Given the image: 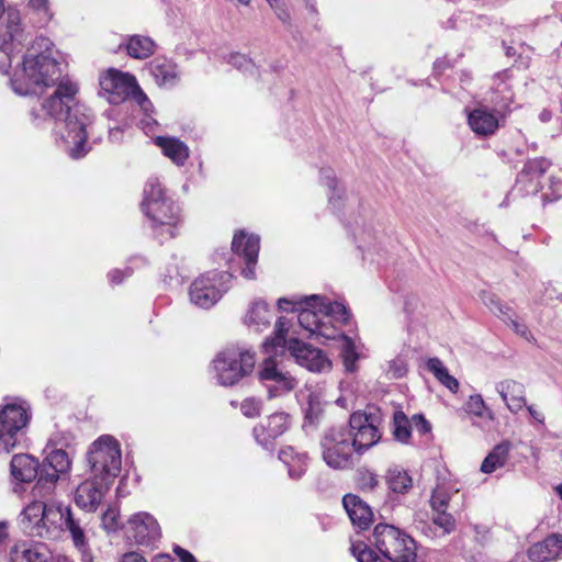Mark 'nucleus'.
Masks as SVG:
<instances>
[{
	"label": "nucleus",
	"instance_id": "nucleus-1",
	"mask_svg": "<svg viewBox=\"0 0 562 562\" xmlns=\"http://www.w3.org/2000/svg\"><path fill=\"white\" fill-rule=\"evenodd\" d=\"M10 82L19 95L43 94L45 90L54 88V92L43 99L38 109H32V122L37 126L47 120L64 122L66 134L63 139L72 159H80L91 150L87 138L92 133V113L76 103L78 87L61 77L60 65L54 56L49 38L38 36L34 40Z\"/></svg>",
	"mask_w": 562,
	"mask_h": 562
},
{
	"label": "nucleus",
	"instance_id": "nucleus-2",
	"mask_svg": "<svg viewBox=\"0 0 562 562\" xmlns=\"http://www.w3.org/2000/svg\"><path fill=\"white\" fill-rule=\"evenodd\" d=\"M278 306L282 311L299 312L297 322L310 337L324 338L326 340L341 337L344 340L341 357L346 371L353 372L359 355L353 341L341 335L338 326L347 324L350 318L348 308L339 302H330L324 296L313 294L302 297L300 301L281 297Z\"/></svg>",
	"mask_w": 562,
	"mask_h": 562
},
{
	"label": "nucleus",
	"instance_id": "nucleus-3",
	"mask_svg": "<svg viewBox=\"0 0 562 562\" xmlns=\"http://www.w3.org/2000/svg\"><path fill=\"white\" fill-rule=\"evenodd\" d=\"M86 515L76 514L69 506L46 504L34 501L20 515V527L31 537L50 539L63 527L69 531L74 546L82 553L83 560L91 559L86 537Z\"/></svg>",
	"mask_w": 562,
	"mask_h": 562
},
{
	"label": "nucleus",
	"instance_id": "nucleus-4",
	"mask_svg": "<svg viewBox=\"0 0 562 562\" xmlns=\"http://www.w3.org/2000/svg\"><path fill=\"white\" fill-rule=\"evenodd\" d=\"M140 206L144 214L151 222V227L161 239L176 236L179 207L165 195L158 178H149L147 180Z\"/></svg>",
	"mask_w": 562,
	"mask_h": 562
},
{
	"label": "nucleus",
	"instance_id": "nucleus-5",
	"mask_svg": "<svg viewBox=\"0 0 562 562\" xmlns=\"http://www.w3.org/2000/svg\"><path fill=\"white\" fill-rule=\"evenodd\" d=\"M372 543L391 562H413L416 559V541L405 530L390 524H378Z\"/></svg>",
	"mask_w": 562,
	"mask_h": 562
},
{
	"label": "nucleus",
	"instance_id": "nucleus-6",
	"mask_svg": "<svg viewBox=\"0 0 562 562\" xmlns=\"http://www.w3.org/2000/svg\"><path fill=\"white\" fill-rule=\"evenodd\" d=\"M87 461L90 474L113 483L121 472V449L119 442L111 436L104 435L92 442Z\"/></svg>",
	"mask_w": 562,
	"mask_h": 562
},
{
	"label": "nucleus",
	"instance_id": "nucleus-7",
	"mask_svg": "<svg viewBox=\"0 0 562 562\" xmlns=\"http://www.w3.org/2000/svg\"><path fill=\"white\" fill-rule=\"evenodd\" d=\"M255 362V355L250 351L227 348L213 360L215 378L221 385L232 386L252 372Z\"/></svg>",
	"mask_w": 562,
	"mask_h": 562
},
{
	"label": "nucleus",
	"instance_id": "nucleus-8",
	"mask_svg": "<svg viewBox=\"0 0 562 562\" xmlns=\"http://www.w3.org/2000/svg\"><path fill=\"white\" fill-rule=\"evenodd\" d=\"M325 463L335 470H344L352 464L351 432L346 426H335L326 430L321 439Z\"/></svg>",
	"mask_w": 562,
	"mask_h": 562
},
{
	"label": "nucleus",
	"instance_id": "nucleus-9",
	"mask_svg": "<svg viewBox=\"0 0 562 562\" xmlns=\"http://www.w3.org/2000/svg\"><path fill=\"white\" fill-rule=\"evenodd\" d=\"M29 422V407L22 402L9 403L0 409V452L9 453L20 443Z\"/></svg>",
	"mask_w": 562,
	"mask_h": 562
},
{
	"label": "nucleus",
	"instance_id": "nucleus-10",
	"mask_svg": "<svg viewBox=\"0 0 562 562\" xmlns=\"http://www.w3.org/2000/svg\"><path fill=\"white\" fill-rule=\"evenodd\" d=\"M232 274L225 271H210L195 279L189 290L190 301L201 307H212L228 290Z\"/></svg>",
	"mask_w": 562,
	"mask_h": 562
},
{
	"label": "nucleus",
	"instance_id": "nucleus-11",
	"mask_svg": "<svg viewBox=\"0 0 562 562\" xmlns=\"http://www.w3.org/2000/svg\"><path fill=\"white\" fill-rule=\"evenodd\" d=\"M25 40L20 13L8 11L4 22L0 24V71H7L11 65L12 54L21 49Z\"/></svg>",
	"mask_w": 562,
	"mask_h": 562
},
{
	"label": "nucleus",
	"instance_id": "nucleus-12",
	"mask_svg": "<svg viewBox=\"0 0 562 562\" xmlns=\"http://www.w3.org/2000/svg\"><path fill=\"white\" fill-rule=\"evenodd\" d=\"M100 87L109 94L111 103L123 102L130 95L137 98L139 104L148 101L147 97L140 91L134 76L120 70L110 69L100 78Z\"/></svg>",
	"mask_w": 562,
	"mask_h": 562
},
{
	"label": "nucleus",
	"instance_id": "nucleus-13",
	"mask_svg": "<svg viewBox=\"0 0 562 562\" xmlns=\"http://www.w3.org/2000/svg\"><path fill=\"white\" fill-rule=\"evenodd\" d=\"M70 459L65 450L50 451L41 465L40 479L33 488L34 496L50 494L59 475L66 473L70 469Z\"/></svg>",
	"mask_w": 562,
	"mask_h": 562
},
{
	"label": "nucleus",
	"instance_id": "nucleus-14",
	"mask_svg": "<svg viewBox=\"0 0 562 562\" xmlns=\"http://www.w3.org/2000/svg\"><path fill=\"white\" fill-rule=\"evenodd\" d=\"M259 379L267 389L268 397H280L293 391L297 381L289 372L279 368L271 357L266 358L259 370Z\"/></svg>",
	"mask_w": 562,
	"mask_h": 562
},
{
	"label": "nucleus",
	"instance_id": "nucleus-15",
	"mask_svg": "<svg viewBox=\"0 0 562 562\" xmlns=\"http://www.w3.org/2000/svg\"><path fill=\"white\" fill-rule=\"evenodd\" d=\"M347 428L351 432V443L358 453H363L378 443L381 438L374 418L366 413L356 412L351 414Z\"/></svg>",
	"mask_w": 562,
	"mask_h": 562
},
{
	"label": "nucleus",
	"instance_id": "nucleus-16",
	"mask_svg": "<svg viewBox=\"0 0 562 562\" xmlns=\"http://www.w3.org/2000/svg\"><path fill=\"white\" fill-rule=\"evenodd\" d=\"M289 351L295 358V361L312 372H326L331 368V362L325 353L310 344L291 339L289 341Z\"/></svg>",
	"mask_w": 562,
	"mask_h": 562
},
{
	"label": "nucleus",
	"instance_id": "nucleus-17",
	"mask_svg": "<svg viewBox=\"0 0 562 562\" xmlns=\"http://www.w3.org/2000/svg\"><path fill=\"white\" fill-rule=\"evenodd\" d=\"M260 248V239L256 235H246L244 232L235 234L232 241V250L239 257L245 267L241 274L248 280L255 279V267L257 265Z\"/></svg>",
	"mask_w": 562,
	"mask_h": 562
},
{
	"label": "nucleus",
	"instance_id": "nucleus-18",
	"mask_svg": "<svg viewBox=\"0 0 562 562\" xmlns=\"http://www.w3.org/2000/svg\"><path fill=\"white\" fill-rule=\"evenodd\" d=\"M290 427V415L286 413H274L268 417L266 423L254 427L255 440L263 449L272 451L274 441L282 436Z\"/></svg>",
	"mask_w": 562,
	"mask_h": 562
},
{
	"label": "nucleus",
	"instance_id": "nucleus-19",
	"mask_svg": "<svg viewBox=\"0 0 562 562\" xmlns=\"http://www.w3.org/2000/svg\"><path fill=\"white\" fill-rule=\"evenodd\" d=\"M112 483L90 476L78 485L75 492L76 504L86 512H95Z\"/></svg>",
	"mask_w": 562,
	"mask_h": 562
},
{
	"label": "nucleus",
	"instance_id": "nucleus-20",
	"mask_svg": "<svg viewBox=\"0 0 562 562\" xmlns=\"http://www.w3.org/2000/svg\"><path fill=\"white\" fill-rule=\"evenodd\" d=\"M127 524L132 537L140 546H151L160 538V527L148 513L134 514Z\"/></svg>",
	"mask_w": 562,
	"mask_h": 562
},
{
	"label": "nucleus",
	"instance_id": "nucleus-21",
	"mask_svg": "<svg viewBox=\"0 0 562 562\" xmlns=\"http://www.w3.org/2000/svg\"><path fill=\"white\" fill-rule=\"evenodd\" d=\"M49 551L42 542L19 541L9 552V562H47Z\"/></svg>",
	"mask_w": 562,
	"mask_h": 562
},
{
	"label": "nucleus",
	"instance_id": "nucleus-22",
	"mask_svg": "<svg viewBox=\"0 0 562 562\" xmlns=\"http://www.w3.org/2000/svg\"><path fill=\"white\" fill-rule=\"evenodd\" d=\"M488 102L492 104L493 112L499 117H505L510 111L514 102V92L512 87L502 79L501 75L496 76L490 91Z\"/></svg>",
	"mask_w": 562,
	"mask_h": 562
},
{
	"label": "nucleus",
	"instance_id": "nucleus-23",
	"mask_svg": "<svg viewBox=\"0 0 562 562\" xmlns=\"http://www.w3.org/2000/svg\"><path fill=\"white\" fill-rule=\"evenodd\" d=\"M342 505L352 522L360 529H368L373 519L370 506L355 494H347L342 498Z\"/></svg>",
	"mask_w": 562,
	"mask_h": 562
},
{
	"label": "nucleus",
	"instance_id": "nucleus-24",
	"mask_svg": "<svg viewBox=\"0 0 562 562\" xmlns=\"http://www.w3.org/2000/svg\"><path fill=\"white\" fill-rule=\"evenodd\" d=\"M501 119L495 112H490L484 106L474 109L468 114L471 130L480 136L493 135L499 127Z\"/></svg>",
	"mask_w": 562,
	"mask_h": 562
},
{
	"label": "nucleus",
	"instance_id": "nucleus-25",
	"mask_svg": "<svg viewBox=\"0 0 562 562\" xmlns=\"http://www.w3.org/2000/svg\"><path fill=\"white\" fill-rule=\"evenodd\" d=\"M562 552V535L552 533L528 549V558L533 562H550Z\"/></svg>",
	"mask_w": 562,
	"mask_h": 562
},
{
	"label": "nucleus",
	"instance_id": "nucleus-26",
	"mask_svg": "<svg viewBox=\"0 0 562 562\" xmlns=\"http://www.w3.org/2000/svg\"><path fill=\"white\" fill-rule=\"evenodd\" d=\"M40 470L38 462L25 453L13 456L10 463L12 477L21 483L32 482L35 477L40 479Z\"/></svg>",
	"mask_w": 562,
	"mask_h": 562
},
{
	"label": "nucleus",
	"instance_id": "nucleus-27",
	"mask_svg": "<svg viewBox=\"0 0 562 562\" xmlns=\"http://www.w3.org/2000/svg\"><path fill=\"white\" fill-rule=\"evenodd\" d=\"M497 391L508 409L518 413L525 405V386L514 380H505L497 385Z\"/></svg>",
	"mask_w": 562,
	"mask_h": 562
},
{
	"label": "nucleus",
	"instance_id": "nucleus-28",
	"mask_svg": "<svg viewBox=\"0 0 562 562\" xmlns=\"http://www.w3.org/2000/svg\"><path fill=\"white\" fill-rule=\"evenodd\" d=\"M149 71L158 86L173 87L179 80L178 67L171 60L156 58L150 63Z\"/></svg>",
	"mask_w": 562,
	"mask_h": 562
},
{
	"label": "nucleus",
	"instance_id": "nucleus-29",
	"mask_svg": "<svg viewBox=\"0 0 562 562\" xmlns=\"http://www.w3.org/2000/svg\"><path fill=\"white\" fill-rule=\"evenodd\" d=\"M158 147L161 148L164 155L168 157L177 166H183L189 157L188 146L176 137L158 136L155 139Z\"/></svg>",
	"mask_w": 562,
	"mask_h": 562
},
{
	"label": "nucleus",
	"instance_id": "nucleus-30",
	"mask_svg": "<svg viewBox=\"0 0 562 562\" xmlns=\"http://www.w3.org/2000/svg\"><path fill=\"white\" fill-rule=\"evenodd\" d=\"M272 312L262 300H256L245 316V324L256 331H261L270 325Z\"/></svg>",
	"mask_w": 562,
	"mask_h": 562
},
{
	"label": "nucleus",
	"instance_id": "nucleus-31",
	"mask_svg": "<svg viewBox=\"0 0 562 562\" xmlns=\"http://www.w3.org/2000/svg\"><path fill=\"white\" fill-rule=\"evenodd\" d=\"M123 44L120 45L122 47ZM124 47L130 57L135 59H146L155 53V42L144 35H128L126 36Z\"/></svg>",
	"mask_w": 562,
	"mask_h": 562
},
{
	"label": "nucleus",
	"instance_id": "nucleus-32",
	"mask_svg": "<svg viewBox=\"0 0 562 562\" xmlns=\"http://www.w3.org/2000/svg\"><path fill=\"white\" fill-rule=\"evenodd\" d=\"M279 459L286 465L289 476L293 480L301 479L307 469L308 457L306 453L295 452L292 447L280 451Z\"/></svg>",
	"mask_w": 562,
	"mask_h": 562
},
{
	"label": "nucleus",
	"instance_id": "nucleus-33",
	"mask_svg": "<svg viewBox=\"0 0 562 562\" xmlns=\"http://www.w3.org/2000/svg\"><path fill=\"white\" fill-rule=\"evenodd\" d=\"M512 443L507 440L496 445L493 450L485 457L481 464L483 473H492L499 468H503L508 459Z\"/></svg>",
	"mask_w": 562,
	"mask_h": 562
},
{
	"label": "nucleus",
	"instance_id": "nucleus-34",
	"mask_svg": "<svg viewBox=\"0 0 562 562\" xmlns=\"http://www.w3.org/2000/svg\"><path fill=\"white\" fill-rule=\"evenodd\" d=\"M427 369L436 376V379L443 384L451 392L456 393L459 389L458 380L450 375L447 368L443 366L440 359L430 358L427 361Z\"/></svg>",
	"mask_w": 562,
	"mask_h": 562
},
{
	"label": "nucleus",
	"instance_id": "nucleus-35",
	"mask_svg": "<svg viewBox=\"0 0 562 562\" xmlns=\"http://www.w3.org/2000/svg\"><path fill=\"white\" fill-rule=\"evenodd\" d=\"M289 321L285 317L278 318L274 337L267 339L262 345L266 353H277L278 348L284 349L286 344L285 335L289 330Z\"/></svg>",
	"mask_w": 562,
	"mask_h": 562
},
{
	"label": "nucleus",
	"instance_id": "nucleus-36",
	"mask_svg": "<svg viewBox=\"0 0 562 562\" xmlns=\"http://www.w3.org/2000/svg\"><path fill=\"white\" fill-rule=\"evenodd\" d=\"M386 483L392 492L404 494L412 487L413 480L406 471L394 468L389 470Z\"/></svg>",
	"mask_w": 562,
	"mask_h": 562
},
{
	"label": "nucleus",
	"instance_id": "nucleus-37",
	"mask_svg": "<svg viewBox=\"0 0 562 562\" xmlns=\"http://www.w3.org/2000/svg\"><path fill=\"white\" fill-rule=\"evenodd\" d=\"M412 420L407 416L397 411L393 415V435L396 440L407 442L411 438Z\"/></svg>",
	"mask_w": 562,
	"mask_h": 562
},
{
	"label": "nucleus",
	"instance_id": "nucleus-38",
	"mask_svg": "<svg viewBox=\"0 0 562 562\" xmlns=\"http://www.w3.org/2000/svg\"><path fill=\"white\" fill-rule=\"evenodd\" d=\"M321 179L322 182L329 189V204L333 205V207H338L339 205L337 202L341 199V190L338 189V182L337 178L335 176V172L330 168H323L321 170Z\"/></svg>",
	"mask_w": 562,
	"mask_h": 562
},
{
	"label": "nucleus",
	"instance_id": "nucleus-39",
	"mask_svg": "<svg viewBox=\"0 0 562 562\" xmlns=\"http://www.w3.org/2000/svg\"><path fill=\"white\" fill-rule=\"evenodd\" d=\"M464 409L468 414L488 419H493L492 412L486 407L482 396L480 394L471 395L464 404Z\"/></svg>",
	"mask_w": 562,
	"mask_h": 562
},
{
	"label": "nucleus",
	"instance_id": "nucleus-40",
	"mask_svg": "<svg viewBox=\"0 0 562 562\" xmlns=\"http://www.w3.org/2000/svg\"><path fill=\"white\" fill-rule=\"evenodd\" d=\"M550 166L551 162L544 157L530 159L525 164L524 169L520 172V177L531 176L539 178L547 172Z\"/></svg>",
	"mask_w": 562,
	"mask_h": 562
},
{
	"label": "nucleus",
	"instance_id": "nucleus-41",
	"mask_svg": "<svg viewBox=\"0 0 562 562\" xmlns=\"http://www.w3.org/2000/svg\"><path fill=\"white\" fill-rule=\"evenodd\" d=\"M431 521L435 526L442 530V536L450 535L456 529L454 517L447 510H432Z\"/></svg>",
	"mask_w": 562,
	"mask_h": 562
},
{
	"label": "nucleus",
	"instance_id": "nucleus-42",
	"mask_svg": "<svg viewBox=\"0 0 562 562\" xmlns=\"http://www.w3.org/2000/svg\"><path fill=\"white\" fill-rule=\"evenodd\" d=\"M350 550L359 562H385L363 542H353Z\"/></svg>",
	"mask_w": 562,
	"mask_h": 562
},
{
	"label": "nucleus",
	"instance_id": "nucleus-43",
	"mask_svg": "<svg viewBox=\"0 0 562 562\" xmlns=\"http://www.w3.org/2000/svg\"><path fill=\"white\" fill-rule=\"evenodd\" d=\"M29 7L37 15L36 22L40 25H46L50 21L53 13L48 0H29Z\"/></svg>",
	"mask_w": 562,
	"mask_h": 562
},
{
	"label": "nucleus",
	"instance_id": "nucleus-44",
	"mask_svg": "<svg viewBox=\"0 0 562 562\" xmlns=\"http://www.w3.org/2000/svg\"><path fill=\"white\" fill-rule=\"evenodd\" d=\"M480 297L484 305L499 318H503L505 315H508V312H510V307L503 305L494 294L483 291L481 292Z\"/></svg>",
	"mask_w": 562,
	"mask_h": 562
},
{
	"label": "nucleus",
	"instance_id": "nucleus-45",
	"mask_svg": "<svg viewBox=\"0 0 562 562\" xmlns=\"http://www.w3.org/2000/svg\"><path fill=\"white\" fill-rule=\"evenodd\" d=\"M356 482L361 491H373L379 484V479L374 472L368 469H359Z\"/></svg>",
	"mask_w": 562,
	"mask_h": 562
},
{
	"label": "nucleus",
	"instance_id": "nucleus-46",
	"mask_svg": "<svg viewBox=\"0 0 562 562\" xmlns=\"http://www.w3.org/2000/svg\"><path fill=\"white\" fill-rule=\"evenodd\" d=\"M451 501V495L443 487H436L430 497V507L432 510H447Z\"/></svg>",
	"mask_w": 562,
	"mask_h": 562
},
{
	"label": "nucleus",
	"instance_id": "nucleus-47",
	"mask_svg": "<svg viewBox=\"0 0 562 562\" xmlns=\"http://www.w3.org/2000/svg\"><path fill=\"white\" fill-rule=\"evenodd\" d=\"M407 373V363L404 358L396 357L389 361L386 374L390 379H401Z\"/></svg>",
	"mask_w": 562,
	"mask_h": 562
},
{
	"label": "nucleus",
	"instance_id": "nucleus-48",
	"mask_svg": "<svg viewBox=\"0 0 562 562\" xmlns=\"http://www.w3.org/2000/svg\"><path fill=\"white\" fill-rule=\"evenodd\" d=\"M227 63L244 71L251 72L255 69V65L252 64V61L245 55L239 53L229 54L227 56Z\"/></svg>",
	"mask_w": 562,
	"mask_h": 562
},
{
	"label": "nucleus",
	"instance_id": "nucleus-49",
	"mask_svg": "<svg viewBox=\"0 0 562 562\" xmlns=\"http://www.w3.org/2000/svg\"><path fill=\"white\" fill-rule=\"evenodd\" d=\"M241 413L249 418L256 417L261 412V403L256 398H246L240 406Z\"/></svg>",
	"mask_w": 562,
	"mask_h": 562
},
{
	"label": "nucleus",
	"instance_id": "nucleus-50",
	"mask_svg": "<svg viewBox=\"0 0 562 562\" xmlns=\"http://www.w3.org/2000/svg\"><path fill=\"white\" fill-rule=\"evenodd\" d=\"M502 319L504 322H509L516 334L520 335L521 337L526 338L527 340L533 339V336L528 330V328L525 325L518 323L517 321H515L513 318L512 311L508 312V315H505Z\"/></svg>",
	"mask_w": 562,
	"mask_h": 562
},
{
	"label": "nucleus",
	"instance_id": "nucleus-51",
	"mask_svg": "<svg viewBox=\"0 0 562 562\" xmlns=\"http://www.w3.org/2000/svg\"><path fill=\"white\" fill-rule=\"evenodd\" d=\"M412 428L420 435L428 434L431 429L430 423L423 415L416 414L412 417Z\"/></svg>",
	"mask_w": 562,
	"mask_h": 562
},
{
	"label": "nucleus",
	"instance_id": "nucleus-52",
	"mask_svg": "<svg viewBox=\"0 0 562 562\" xmlns=\"http://www.w3.org/2000/svg\"><path fill=\"white\" fill-rule=\"evenodd\" d=\"M307 408H306V417L312 418L314 415L316 416L321 411V401L318 395L310 394L307 398Z\"/></svg>",
	"mask_w": 562,
	"mask_h": 562
},
{
	"label": "nucleus",
	"instance_id": "nucleus-53",
	"mask_svg": "<svg viewBox=\"0 0 562 562\" xmlns=\"http://www.w3.org/2000/svg\"><path fill=\"white\" fill-rule=\"evenodd\" d=\"M131 273H132L131 270L122 271V270L115 269L109 273V279L112 283L120 284L123 281V279L125 277L131 276Z\"/></svg>",
	"mask_w": 562,
	"mask_h": 562
},
{
	"label": "nucleus",
	"instance_id": "nucleus-54",
	"mask_svg": "<svg viewBox=\"0 0 562 562\" xmlns=\"http://www.w3.org/2000/svg\"><path fill=\"white\" fill-rule=\"evenodd\" d=\"M173 552L180 558L181 562H198L189 551L179 546H175Z\"/></svg>",
	"mask_w": 562,
	"mask_h": 562
},
{
	"label": "nucleus",
	"instance_id": "nucleus-55",
	"mask_svg": "<svg viewBox=\"0 0 562 562\" xmlns=\"http://www.w3.org/2000/svg\"><path fill=\"white\" fill-rule=\"evenodd\" d=\"M102 520H103V525L109 530H114L117 527L116 516H115L114 512H111V510L106 512L103 515Z\"/></svg>",
	"mask_w": 562,
	"mask_h": 562
},
{
	"label": "nucleus",
	"instance_id": "nucleus-56",
	"mask_svg": "<svg viewBox=\"0 0 562 562\" xmlns=\"http://www.w3.org/2000/svg\"><path fill=\"white\" fill-rule=\"evenodd\" d=\"M527 411L532 419L541 425L544 424V415L542 412L536 409L532 405L527 406Z\"/></svg>",
	"mask_w": 562,
	"mask_h": 562
},
{
	"label": "nucleus",
	"instance_id": "nucleus-57",
	"mask_svg": "<svg viewBox=\"0 0 562 562\" xmlns=\"http://www.w3.org/2000/svg\"><path fill=\"white\" fill-rule=\"evenodd\" d=\"M121 562H147L144 557L136 552H130L123 555Z\"/></svg>",
	"mask_w": 562,
	"mask_h": 562
},
{
	"label": "nucleus",
	"instance_id": "nucleus-58",
	"mask_svg": "<svg viewBox=\"0 0 562 562\" xmlns=\"http://www.w3.org/2000/svg\"><path fill=\"white\" fill-rule=\"evenodd\" d=\"M448 67H451V64L446 59V58H442V59H437L435 63H434V70L437 72V74H441L446 68Z\"/></svg>",
	"mask_w": 562,
	"mask_h": 562
},
{
	"label": "nucleus",
	"instance_id": "nucleus-59",
	"mask_svg": "<svg viewBox=\"0 0 562 562\" xmlns=\"http://www.w3.org/2000/svg\"><path fill=\"white\" fill-rule=\"evenodd\" d=\"M9 537L8 522L0 521V543L5 541Z\"/></svg>",
	"mask_w": 562,
	"mask_h": 562
},
{
	"label": "nucleus",
	"instance_id": "nucleus-60",
	"mask_svg": "<svg viewBox=\"0 0 562 562\" xmlns=\"http://www.w3.org/2000/svg\"><path fill=\"white\" fill-rule=\"evenodd\" d=\"M552 113L549 110H542L539 114V119L541 122L547 123L551 120Z\"/></svg>",
	"mask_w": 562,
	"mask_h": 562
},
{
	"label": "nucleus",
	"instance_id": "nucleus-61",
	"mask_svg": "<svg viewBox=\"0 0 562 562\" xmlns=\"http://www.w3.org/2000/svg\"><path fill=\"white\" fill-rule=\"evenodd\" d=\"M460 18H461V14H459V15H453V16L449 20L450 27H452V29H453V27H458L457 22H458V20H460Z\"/></svg>",
	"mask_w": 562,
	"mask_h": 562
},
{
	"label": "nucleus",
	"instance_id": "nucleus-62",
	"mask_svg": "<svg viewBox=\"0 0 562 562\" xmlns=\"http://www.w3.org/2000/svg\"><path fill=\"white\" fill-rule=\"evenodd\" d=\"M505 53L507 56H514L516 54L515 48L512 46H506L505 43H503Z\"/></svg>",
	"mask_w": 562,
	"mask_h": 562
},
{
	"label": "nucleus",
	"instance_id": "nucleus-63",
	"mask_svg": "<svg viewBox=\"0 0 562 562\" xmlns=\"http://www.w3.org/2000/svg\"><path fill=\"white\" fill-rule=\"evenodd\" d=\"M156 562H172L169 555H161Z\"/></svg>",
	"mask_w": 562,
	"mask_h": 562
},
{
	"label": "nucleus",
	"instance_id": "nucleus-64",
	"mask_svg": "<svg viewBox=\"0 0 562 562\" xmlns=\"http://www.w3.org/2000/svg\"><path fill=\"white\" fill-rule=\"evenodd\" d=\"M555 492L558 493V495L560 496V498L562 499V484H559L557 487H555Z\"/></svg>",
	"mask_w": 562,
	"mask_h": 562
}]
</instances>
